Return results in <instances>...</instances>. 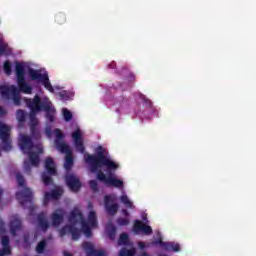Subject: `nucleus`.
Here are the masks:
<instances>
[{"instance_id": "obj_1", "label": "nucleus", "mask_w": 256, "mask_h": 256, "mask_svg": "<svg viewBox=\"0 0 256 256\" xmlns=\"http://www.w3.org/2000/svg\"><path fill=\"white\" fill-rule=\"evenodd\" d=\"M95 153L96 156L84 153L85 163L90 166L91 172L96 173L97 179L105 185L121 189L124 185L123 180L115 176V172L121 167L119 163L111 159L107 150L101 146L96 148Z\"/></svg>"}, {"instance_id": "obj_2", "label": "nucleus", "mask_w": 256, "mask_h": 256, "mask_svg": "<svg viewBox=\"0 0 256 256\" xmlns=\"http://www.w3.org/2000/svg\"><path fill=\"white\" fill-rule=\"evenodd\" d=\"M97 227V214L93 211V205H88L87 219H83V213L81 209L74 208L69 217L68 225L61 231V235H72V239L77 241L81 237V233H84L86 237H91V231Z\"/></svg>"}, {"instance_id": "obj_3", "label": "nucleus", "mask_w": 256, "mask_h": 256, "mask_svg": "<svg viewBox=\"0 0 256 256\" xmlns=\"http://www.w3.org/2000/svg\"><path fill=\"white\" fill-rule=\"evenodd\" d=\"M29 74V77L32 81H39L42 83L50 93H55L59 87H53L51 85V81H49V74L45 70H35L32 68L27 69V64L25 63H16V77H17V84L22 91V93H26L27 95L31 94V86L25 83V73Z\"/></svg>"}, {"instance_id": "obj_4", "label": "nucleus", "mask_w": 256, "mask_h": 256, "mask_svg": "<svg viewBox=\"0 0 256 256\" xmlns=\"http://www.w3.org/2000/svg\"><path fill=\"white\" fill-rule=\"evenodd\" d=\"M18 145L22 152L28 155L24 161V170L30 171L31 167L39 165V155L43 153V146L35 144V137L30 138L25 134H21L18 139Z\"/></svg>"}, {"instance_id": "obj_5", "label": "nucleus", "mask_w": 256, "mask_h": 256, "mask_svg": "<svg viewBox=\"0 0 256 256\" xmlns=\"http://www.w3.org/2000/svg\"><path fill=\"white\" fill-rule=\"evenodd\" d=\"M27 106L31 110L30 113V122L31 125H37L38 121L35 118L37 113H41V111H45L47 119L50 122L55 121V107L47 96H39L36 95L33 100L25 99Z\"/></svg>"}, {"instance_id": "obj_6", "label": "nucleus", "mask_w": 256, "mask_h": 256, "mask_svg": "<svg viewBox=\"0 0 256 256\" xmlns=\"http://www.w3.org/2000/svg\"><path fill=\"white\" fill-rule=\"evenodd\" d=\"M54 135L56 137L55 147L60 153L66 155L64 168L66 171H69L73 167V153L71 152V147H69L67 143L61 141V139H63V132H61V130H54Z\"/></svg>"}, {"instance_id": "obj_7", "label": "nucleus", "mask_w": 256, "mask_h": 256, "mask_svg": "<svg viewBox=\"0 0 256 256\" xmlns=\"http://www.w3.org/2000/svg\"><path fill=\"white\" fill-rule=\"evenodd\" d=\"M85 132L79 128V126H73V131L71 133L72 141L74 143V147L78 153H85V142L83 141V137Z\"/></svg>"}, {"instance_id": "obj_8", "label": "nucleus", "mask_w": 256, "mask_h": 256, "mask_svg": "<svg viewBox=\"0 0 256 256\" xmlns=\"http://www.w3.org/2000/svg\"><path fill=\"white\" fill-rule=\"evenodd\" d=\"M16 179L18 181V192L16 193V197L20 203H23V201H31V190L27 187H25V180L23 179V176L21 174L16 175Z\"/></svg>"}, {"instance_id": "obj_9", "label": "nucleus", "mask_w": 256, "mask_h": 256, "mask_svg": "<svg viewBox=\"0 0 256 256\" xmlns=\"http://www.w3.org/2000/svg\"><path fill=\"white\" fill-rule=\"evenodd\" d=\"M44 167L46 169V173L42 174V181L44 185H51V175H55L57 173L55 161H53L52 158H47L44 162Z\"/></svg>"}, {"instance_id": "obj_10", "label": "nucleus", "mask_w": 256, "mask_h": 256, "mask_svg": "<svg viewBox=\"0 0 256 256\" xmlns=\"http://www.w3.org/2000/svg\"><path fill=\"white\" fill-rule=\"evenodd\" d=\"M11 128L7 124L0 122V139L2 141V149L11 151Z\"/></svg>"}, {"instance_id": "obj_11", "label": "nucleus", "mask_w": 256, "mask_h": 256, "mask_svg": "<svg viewBox=\"0 0 256 256\" xmlns=\"http://www.w3.org/2000/svg\"><path fill=\"white\" fill-rule=\"evenodd\" d=\"M0 93L6 99H13L15 105H19V90L14 85L1 86Z\"/></svg>"}, {"instance_id": "obj_12", "label": "nucleus", "mask_w": 256, "mask_h": 256, "mask_svg": "<svg viewBox=\"0 0 256 256\" xmlns=\"http://www.w3.org/2000/svg\"><path fill=\"white\" fill-rule=\"evenodd\" d=\"M133 231L136 233V235H141V233H143V235H151V233H153V229H151V226L146 225L139 220H136L134 222Z\"/></svg>"}, {"instance_id": "obj_13", "label": "nucleus", "mask_w": 256, "mask_h": 256, "mask_svg": "<svg viewBox=\"0 0 256 256\" xmlns=\"http://www.w3.org/2000/svg\"><path fill=\"white\" fill-rule=\"evenodd\" d=\"M115 195H110L105 197L104 205L106 207V210L110 215H115L117 213V204L115 203Z\"/></svg>"}, {"instance_id": "obj_14", "label": "nucleus", "mask_w": 256, "mask_h": 256, "mask_svg": "<svg viewBox=\"0 0 256 256\" xmlns=\"http://www.w3.org/2000/svg\"><path fill=\"white\" fill-rule=\"evenodd\" d=\"M66 183L71 191H79V189H81L79 178L73 174H68L66 176Z\"/></svg>"}, {"instance_id": "obj_15", "label": "nucleus", "mask_w": 256, "mask_h": 256, "mask_svg": "<svg viewBox=\"0 0 256 256\" xmlns=\"http://www.w3.org/2000/svg\"><path fill=\"white\" fill-rule=\"evenodd\" d=\"M83 249L88 256H107L105 251L95 249V246L89 242L83 244Z\"/></svg>"}, {"instance_id": "obj_16", "label": "nucleus", "mask_w": 256, "mask_h": 256, "mask_svg": "<svg viewBox=\"0 0 256 256\" xmlns=\"http://www.w3.org/2000/svg\"><path fill=\"white\" fill-rule=\"evenodd\" d=\"M0 237L3 250H0V256L11 255V248H9V238L5 236V230L0 229Z\"/></svg>"}, {"instance_id": "obj_17", "label": "nucleus", "mask_w": 256, "mask_h": 256, "mask_svg": "<svg viewBox=\"0 0 256 256\" xmlns=\"http://www.w3.org/2000/svg\"><path fill=\"white\" fill-rule=\"evenodd\" d=\"M63 195V188L56 187L51 193L46 192L44 195V204L47 205L52 199H59Z\"/></svg>"}, {"instance_id": "obj_18", "label": "nucleus", "mask_w": 256, "mask_h": 256, "mask_svg": "<svg viewBox=\"0 0 256 256\" xmlns=\"http://www.w3.org/2000/svg\"><path fill=\"white\" fill-rule=\"evenodd\" d=\"M63 221V210H56L51 215V223L54 227H57L59 223Z\"/></svg>"}, {"instance_id": "obj_19", "label": "nucleus", "mask_w": 256, "mask_h": 256, "mask_svg": "<svg viewBox=\"0 0 256 256\" xmlns=\"http://www.w3.org/2000/svg\"><path fill=\"white\" fill-rule=\"evenodd\" d=\"M159 243L166 249V251H181V248L177 243H164L161 239L159 240Z\"/></svg>"}, {"instance_id": "obj_20", "label": "nucleus", "mask_w": 256, "mask_h": 256, "mask_svg": "<svg viewBox=\"0 0 256 256\" xmlns=\"http://www.w3.org/2000/svg\"><path fill=\"white\" fill-rule=\"evenodd\" d=\"M11 48L3 42V35H0V55H9Z\"/></svg>"}, {"instance_id": "obj_21", "label": "nucleus", "mask_w": 256, "mask_h": 256, "mask_svg": "<svg viewBox=\"0 0 256 256\" xmlns=\"http://www.w3.org/2000/svg\"><path fill=\"white\" fill-rule=\"evenodd\" d=\"M120 201L127 207L128 209H135V206L133 205V201L129 199V196L127 194H122L120 196Z\"/></svg>"}, {"instance_id": "obj_22", "label": "nucleus", "mask_w": 256, "mask_h": 256, "mask_svg": "<svg viewBox=\"0 0 256 256\" xmlns=\"http://www.w3.org/2000/svg\"><path fill=\"white\" fill-rule=\"evenodd\" d=\"M38 221H39V227L43 231H45L49 227V222H47V216L45 214H41L38 217Z\"/></svg>"}, {"instance_id": "obj_23", "label": "nucleus", "mask_w": 256, "mask_h": 256, "mask_svg": "<svg viewBox=\"0 0 256 256\" xmlns=\"http://www.w3.org/2000/svg\"><path fill=\"white\" fill-rule=\"evenodd\" d=\"M106 233L110 237V239H115V227L111 224H109L106 227Z\"/></svg>"}, {"instance_id": "obj_24", "label": "nucleus", "mask_w": 256, "mask_h": 256, "mask_svg": "<svg viewBox=\"0 0 256 256\" xmlns=\"http://www.w3.org/2000/svg\"><path fill=\"white\" fill-rule=\"evenodd\" d=\"M119 245H129V236L127 234H121L118 240Z\"/></svg>"}, {"instance_id": "obj_25", "label": "nucleus", "mask_w": 256, "mask_h": 256, "mask_svg": "<svg viewBox=\"0 0 256 256\" xmlns=\"http://www.w3.org/2000/svg\"><path fill=\"white\" fill-rule=\"evenodd\" d=\"M62 115L66 121H71V118L73 117V114L71 111L67 110V108L62 109Z\"/></svg>"}, {"instance_id": "obj_26", "label": "nucleus", "mask_w": 256, "mask_h": 256, "mask_svg": "<svg viewBox=\"0 0 256 256\" xmlns=\"http://www.w3.org/2000/svg\"><path fill=\"white\" fill-rule=\"evenodd\" d=\"M135 255V248L131 250L122 249L119 253V256H133Z\"/></svg>"}, {"instance_id": "obj_27", "label": "nucleus", "mask_w": 256, "mask_h": 256, "mask_svg": "<svg viewBox=\"0 0 256 256\" xmlns=\"http://www.w3.org/2000/svg\"><path fill=\"white\" fill-rule=\"evenodd\" d=\"M21 223L19 222V220H15L14 222L11 223V233L12 235H15V231H19V227H20Z\"/></svg>"}, {"instance_id": "obj_28", "label": "nucleus", "mask_w": 256, "mask_h": 256, "mask_svg": "<svg viewBox=\"0 0 256 256\" xmlns=\"http://www.w3.org/2000/svg\"><path fill=\"white\" fill-rule=\"evenodd\" d=\"M17 120L19 121V123H23V121H25V112L23 110H19L17 112Z\"/></svg>"}, {"instance_id": "obj_29", "label": "nucleus", "mask_w": 256, "mask_h": 256, "mask_svg": "<svg viewBox=\"0 0 256 256\" xmlns=\"http://www.w3.org/2000/svg\"><path fill=\"white\" fill-rule=\"evenodd\" d=\"M4 72L6 73V75H9L11 73V63H9V61H6L4 63Z\"/></svg>"}, {"instance_id": "obj_30", "label": "nucleus", "mask_w": 256, "mask_h": 256, "mask_svg": "<svg viewBox=\"0 0 256 256\" xmlns=\"http://www.w3.org/2000/svg\"><path fill=\"white\" fill-rule=\"evenodd\" d=\"M43 249H45V241H41L38 244L36 251H37V253H43Z\"/></svg>"}, {"instance_id": "obj_31", "label": "nucleus", "mask_w": 256, "mask_h": 256, "mask_svg": "<svg viewBox=\"0 0 256 256\" xmlns=\"http://www.w3.org/2000/svg\"><path fill=\"white\" fill-rule=\"evenodd\" d=\"M129 224V219L128 218H120L118 220V225H128Z\"/></svg>"}, {"instance_id": "obj_32", "label": "nucleus", "mask_w": 256, "mask_h": 256, "mask_svg": "<svg viewBox=\"0 0 256 256\" xmlns=\"http://www.w3.org/2000/svg\"><path fill=\"white\" fill-rule=\"evenodd\" d=\"M90 187L93 191H97V181L95 180L90 181Z\"/></svg>"}, {"instance_id": "obj_33", "label": "nucleus", "mask_w": 256, "mask_h": 256, "mask_svg": "<svg viewBox=\"0 0 256 256\" xmlns=\"http://www.w3.org/2000/svg\"><path fill=\"white\" fill-rule=\"evenodd\" d=\"M60 97H61V99H64V100L69 99V97L67 96V92L66 91L60 92Z\"/></svg>"}, {"instance_id": "obj_34", "label": "nucleus", "mask_w": 256, "mask_h": 256, "mask_svg": "<svg viewBox=\"0 0 256 256\" xmlns=\"http://www.w3.org/2000/svg\"><path fill=\"white\" fill-rule=\"evenodd\" d=\"M46 135L48 136V137H51V128H46Z\"/></svg>"}, {"instance_id": "obj_35", "label": "nucleus", "mask_w": 256, "mask_h": 256, "mask_svg": "<svg viewBox=\"0 0 256 256\" xmlns=\"http://www.w3.org/2000/svg\"><path fill=\"white\" fill-rule=\"evenodd\" d=\"M138 247H140L141 249H145V243L139 242Z\"/></svg>"}, {"instance_id": "obj_36", "label": "nucleus", "mask_w": 256, "mask_h": 256, "mask_svg": "<svg viewBox=\"0 0 256 256\" xmlns=\"http://www.w3.org/2000/svg\"><path fill=\"white\" fill-rule=\"evenodd\" d=\"M5 113H7V111L0 107V115H5Z\"/></svg>"}, {"instance_id": "obj_37", "label": "nucleus", "mask_w": 256, "mask_h": 256, "mask_svg": "<svg viewBox=\"0 0 256 256\" xmlns=\"http://www.w3.org/2000/svg\"><path fill=\"white\" fill-rule=\"evenodd\" d=\"M64 256H71V253H69V252H64Z\"/></svg>"}, {"instance_id": "obj_38", "label": "nucleus", "mask_w": 256, "mask_h": 256, "mask_svg": "<svg viewBox=\"0 0 256 256\" xmlns=\"http://www.w3.org/2000/svg\"><path fill=\"white\" fill-rule=\"evenodd\" d=\"M124 215H127V211H124Z\"/></svg>"}, {"instance_id": "obj_39", "label": "nucleus", "mask_w": 256, "mask_h": 256, "mask_svg": "<svg viewBox=\"0 0 256 256\" xmlns=\"http://www.w3.org/2000/svg\"><path fill=\"white\" fill-rule=\"evenodd\" d=\"M3 192L0 190V195L2 194Z\"/></svg>"}]
</instances>
